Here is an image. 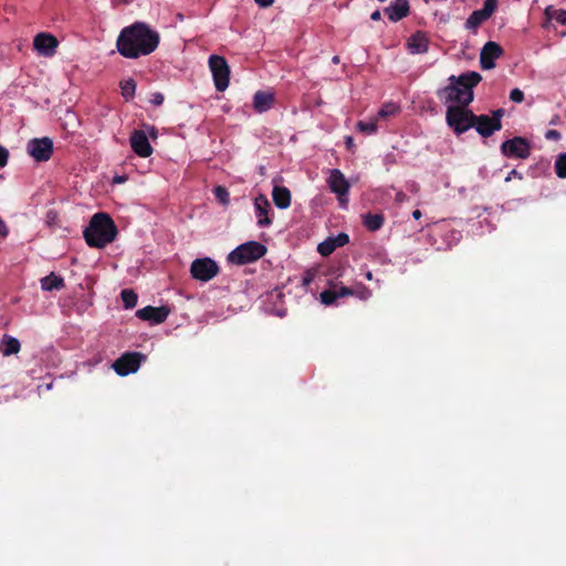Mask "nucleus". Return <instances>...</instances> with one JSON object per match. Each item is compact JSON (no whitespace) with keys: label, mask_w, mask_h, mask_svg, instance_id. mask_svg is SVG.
<instances>
[{"label":"nucleus","mask_w":566,"mask_h":566,"mask_svg":"<svg viewBox=\"0 0 566 566\" xmlns=\"http://www.w3.org/2000/svg\"><path fill=\"white\" fill-rule=\"evenodd\" d=\"M160 35L144 22L124 28L116 41V48L126 59H138L153 53L159 45Z\"/></svg>","instance_id":"nucleus-1"},{"label":"nucleus","mask_w":566,"mask_h":566,"mask_svg":"<svg viewBox=\"0 0 566 566\" xmlns=\"http://www.w3.org/2000/svg\"><path fill=\"white\" fill-rule=\"evenodd\" d=\"M449 84L438 90L437 95L446 103L454 102L459 106H469L474 99L473 88L482 81L480 73L468 71L459 76L451 75Z\"/></svg>","instance_id":"nucleus-2"},{"label":"nucleus","mask_w":566,"mask_h":566,"mask_svg":"<svg viewBox=\"0 0 566 566\" xmlns=\"http://www.w3.org/2000/svg\"><path fill=\"white\" fill-rule=\"evenodd\" d=\"M83 235L88 247L103 249L116 239L117 228L109 214L97 212L92 217Z\"/></svg>","instance_id":"nucleus-3"},{"label":"nucleus","mask_w":566,"mask_h":566,"mask_svg":"<svg viewBox=\"0 0 566 566\" xmlns=\"http://www.w3.org/2000/svg\"><path fill=\"white\" fill-rule=\"evenodd\" d=\"M268 249L256 241H249L240 244L228 255V262L235 265H244L263 258Z\"/></svg>","instance_id":"nucleus-4"},{"label":"nucleus","mask_w":566,"mask_h":566,"mask_svg":"<svg viewBox=\"0 0 566 566\" xmlns=\"http://www.w3.org/2000/svg\"><path fill=\"white\" fill-rule=\"evenodd\" d=\"M472 117H474V113L468 106H449L447 108V124L457 135H461L473 127Z\"/></svg>","instance_id":"nucleus-5"},{"label":"nucleus","mask_w":566,"mask_h":566,"mask_svg":"<svg viewBox=\"0 0 566 566\" xmlns=\"http://www.w3.org/2000/svg\"><path fill=\"white\" fill-rule=\"evenodd\" d=\"M209 67L212 73L216 90L224 92L230 82V67L227 60L220 55H211L209 57Z\"/></svg>","instance_id":"nucleus-6"},{"label":"nucleus","mask_w":566,"mask_h":566,"mask_svg":"<svg viewBox=\"0 0 566 566\" xmlns=\"http://www.w3.org/2000/svg\"><path fill=\"white\" fill-rule=\"evenodd\" d=\"M503 156L516 159H526L531 155V144L524 137H513L501 145Z\"/></svg>","instance_id":"nucleus-7"},{"label":"nucleus","mask_w":566,"mask_h":566,"mask_svg":"<svg viewBox=\"0 0 566 566\" xmlns=\"http://www.w3.org/2000/svg\"><path fill=\"white\" fill-rule=\"evenodd\" d=\"M143 359H145V355L142 353H125L113 363V369L119 376H127L139 369Z\"/></svg>","instance_id":"nucleus-8"},{"label":"nucleus","mask_w":566,"mask_h":566,"mask_svg":"<svg viewBox=\"0 0 566 566\" xmlns=\"http://www.w3.org/2000/svg\"><path fill=\"white\" fill-rule=\"evenodd\" d=\"M191 276L198 281L208 282L219 273L217 262L210 258L196 259L190 266Z\"/></svg>","instance_id":"nucleus-9"},{"label":"nucleus","mask_w":566,"mask_h":566,"mask_svg":"<svg viewBox=\"0 0 566 566\" xmlns=\"http://www.w3.org/2000/svg\"><path fill=\"white\" fill-rule=\"evenodd\" d=\"M27 151L38 163L48 161L53 154V142L49 137L33 138L29 140Z\"/></svg>","instance_id":"nucleus-10"},{"label":"nucleus","mask_w":566,"mask_h":566,"mask_svg":"<svg viewBox=\"0 0 566 566\" xmlns=\"http://www.w3.org/2000/svg\"><path fill=\"white\" fill-rule=\"evenodd\" d=\"M328 186L332 192L336 193L338 196V200L340 201L342 206H345L347 202V199L344 197L349 191V182L345 178L344 174L338 169L331 170V175L328 178Z\"/></svg>","instance_id":"nucleus-11"},{"label":"nucleus","mask_w":566,"mask_h":566,"mask_svg":"<svg viewBox=\"0 0 566 566\" xmlns=\"http://www.w3.org/2000/svg\"><path fill=\"white\" fill-rule=\"evenodd\" d=\"M473 128L484 138L492 136L495 132L502 128V122L499 119H491L488 115H475Z\"/></svg>","instance_id":"nucleus-12"},{"label":"nucleus","mask_w":566,"mask_h":566,"mask_svg":"<svg viewBox=\"0 0 566 566\" xmlns=\"http://www.w3.org/2000/svg\"><path fill=\"white\" fill-rule=\"evenodd\" d=\"M503 54V49L496 42L490 41L484 44L480 53V64L483 70H491L495 66V60Z\"/></svg>","instance_id":"nucleus-13"},{"label":"nucleus","mask_w":566,"mask_h":566,"mask_svg":"<svg viewBox=\"0 0 566 566\" xmlns=\"http://www.w3.org/2000/svg\"><path fill=\"white\" fill-rule=\"evenodd\" d=\"M170 313L168 306H145L136 312V316L142 321L150 322L151 324L164 323Z\"/></svg>","instance_id":"nucleus-14"},{"label":"nucleus","mask_w":566,"mask_h":566,"mask_svg":"<svg viewBox=\"0 0 566 566\" xmlns=\"http://www.w3.org/2000/svg\"><path fill=\"white\" fill-rule=\"evenodd\" d=\"M59 45L57 39L50 33H39L34 36L33 46L43 56H52Z\"/></svg>","instance_id":"nucleus-15"},{"label":"nucleus","mask_w":566,"mask_h":566,"mask_svg":"<svg viewBox=\"0 0 566 566\" xmlns=\"http://www.w3.org/2000/svg\"><path fill=\"white\" fill-rule=\"evenodd\" d=\"M130 147L139 157L146 158L153 154V147L144 130H134L129 138Z\"/></svg>","instance_id":"nucleus-16"},{"label":"nucleus","mask_w":566,"mask_h":566,"mask_svg":"<svg viewBox=\"0 0 566 566\" xmlns=\"http://www.w3.org/2000/svg\"><path fill=\"white\" fill-rule=\"evenodd\" d=\"M354 292L350 287L347 286H338L337 284H333L329 289L323 291L319 295V300L324 305H333L339 297H345L353 295Z\"/></svg>","instance_id":"nucleus-17"},{"label":"nucleus","mask_w":566,"mask_h":566,"mask_svg":"<svg viewBox=\"0 0 566 566\" xmlns=\"http://www.w3.org/2000/svg\"><path fill=\"white\" fill-rule=\"evenodd\" d=\"M385 14L391 22H398L410 13L408 0H395L384 10Z\"/></svg>","instance_id":"nucleus-18"},{"label":"nucleus","mask_w":566,"mask_h":566,"mask_svg":"<svg viewBox=\"0 0 566 566\" xmlns=\"http://www.w3.org/2000/svg\"><path fill=\"white\" fill-rule=\"evenodd\" d=\"M254 207L258 218V226L261 228L269 227L272 223V220L269 218L271 206L266 197L263 195L256 197L254 200Z\"/></svg>","instance_id":"nucleus-19"},{"label":"nucleus","mask_w":566,"mask_h":566,"mask_svg":"<svg viewBox=\"0 0 566 566\" xmlns=\"http://www.w3.org/2000/svg\"><path fill=\"white\" fill-rule=\"evenodd\" d=\"M274 103V95L270 92L258 91L253 96V107L258 113L269 111Z\"/></svg>","instance_id":"nucleus-20"},{"label":"nucleus","mask_w":566,"mask_h":566,"mask_svg":"<svg viewBox=\"0 0 566 566\" xmlns=\"http://www.w3.org/2000/svg\"><path fill=\"white\" fill-rule=\"evenodd\" d=\"M408 48L411 53H426L429 49L428 38L422 32H416L408 39Z\"/></svg>","instance_id":"nucleus-21"},{"label":"nucleus","mask_w":566,"mask_h":566,"mask_svg":"<svg viewBox=\"0 0 566 566\" xmlns=\"http://www.w3.org/2000/svg\"><path fill=\"white\" fill-rule=\"evenodd\" d=\"M272 198L274 205L280 209H286L291 205V191L286 187L275 186Z\"/></svg>","instance_id":"nucleus-22"},{"label":"nucleus","mask_w":566,"mask_h":566,"mask_svg":"<svg viewBox=\"0 0 566 566\" xmlns=\"http://www.w3.org/2000/svg\"><path fill=\"white\" fill-rule=\"evenodd\" d=\"M64 279L53 272L41 279V287L44 291H60L64 289Z\"/></svg>","instance_id":"nucleus-23"},{"label":"nucleus","mask_w":566,"mask_h":566,"mask_svg":"<svg viewBox=\"0 0 566 566\" xmlns=\"http://www.w3.org/2000/svg\"><path fill=\"white\" fill-rule=\"evenodd\" d=\"M1 347L3 356H11L20 352L21 344L18 338L6 334L1 340Z\"/></svg>","instance_id":"nucleus-24"},{"label":"nucleus","mask_w":566,"mask_h":566,"mask_svg":"<svg viewBox=\"0 0 566 566\" xmlns=\"http://www.w3.org/2000/svg\"><path fill=\"white\" fill-rule=\"evenodd\" d=\"M385 222V218L381 213H367L364 216V226L369 231H377L379 230Z\"/></svg>","instance_id":"nucleus-25"},{"label":"nucleus","mask_w":566,"mask_h":566,"mask_svg":"<svg viewBox=\"0 0 566 566\" xmlns=\"http://www.w3.org/2000/svg\"><path fill=\"white\" fill-rule=\"evenodd\" d=\"M545 17L549 21H556L560 25H566V10L556 9L553 6H548L545 9Z\"/></svg>","instance_id":"nucleus-26"},{"label":"nucleus","mask_w":566,"mask_h":566,"mask_svg":"<svg viewBox=\"0 0 566 566\" xmlns=\"http://www.w3.org/2000/svg\"><path fill=\"white\" fill-rule=\"evenodd\" d=\"M490 19L481 9L473 11L470 17L467 19L465 27L467 29H476L483 22Z\"/></svg>","instance_id":"nucleus-27"},{"label":"nucleus","mask_w":566,"mask_h":566,"mask_svg":"<svg viewBox=\"0 0 566 566\" xmlns=\"http://www.w3.org/2000/svg\"><path fill=\"white\" fill-rule=\"evenodd\" d=\"M136 86V82L133 78L120 82L122 95L126 101L135 96Z\"/></svg>","instance_id":"nucleus-28"},{"label":"nucleus","mask_w":566,"mask_h":566,"mask_svg":"<svg viewBox=\"0 0 566 566\" xmlns=\"http://www.w3.org/2000/svg\"><path fill=\"white\" fill-rule=\"evenodd\" d=\"M555 174L558 178H566V153L559 154L554 164Z\"/></svg>","instance_id":"nucleus-29"},{"label":"nucleus","mask_w":566,"mask_h":566,"mask_svg":"<svg viewBox=\"0 0 566 566\" xmlns=\"http://www.w3.org/2000/svg\"><path fill=\"white\" fill-rule=\"evenodd\" d=\"M120 296H122L124 306L126 308H133V307L136 306V304H137V294L133 290H129V289L123 290L122 293H120Z\"/></svg>","instance_id":"nucleus-30"},{"label":"nucleus","mask_w":566,"mask_h":566,"mask_svg":"<svg viewBox=\"0 0 566 566\" xmlns=\"http://www.w3.org/2000/svg\"><path fill=\"white\" fill-rule=\"evenodd\" d=\"M357 129L364 134L370 135L377 132V122L375 119L370 122L359 120L356 125Z\"/></svg>","instance_id":"nucleus-31"},{"label":"nucleus","mask_w":566,"mask_h":566,"mask_svg":"<svg viewBox=\"0 0 566 566\" xmlns=\"http://www.w3.org/2000/svg\"><path fill=\"white\" fill-rule=\"evenodd\" d=\"M335 250H336V248L334 247L333 241L331 240V238H328L325 241L321 242L318 244V247H317L318 253L321 255H323V256L331 255Z\"/></svg>","instance_id":"nucleus-32"},{"label":"nucleus","mask_w":566,"mask_h":566,"mask_svg":"<svg viewBox=\"0 0 566 566\" xmlns=\"http://www.w3.org/2000/svg\"><path fill=\"white\" fill-rule=\"evenodd\" d=\"M213 193L219 202L222 205H228L230 201V193L223 186H217L213 190Z\"/></svg>","instance_id":"nucleus-33"},{"label":"nucleus","mask_w":566,"mask_h":566,"mask_svg":"<svg viewBox=\"0 0 566 566\" xmlns=\"http://www.w3.org/2000/svg\"><path fill=\"white\" fill-rule=\"evenodd\" d=\"M399 112V107L394 104V103H389V104H386L384 105L379 112H378V117L379 118H386L390 115H395Z\"/></svg>","instance_id":"nucleus-34"},{"label":"nucleus","mask_w":566,"mask_h":566,"mask_svg":"<svg viewBox=\"0 0 566 566\" xmlns=\"http://www.w3.org/2000/svg\"><path fill=\"white\" fill-rule=\"evenodd\" d=\"M331 240L333 241L334 247L337 249L347 244L349 242V237L348 234L342 232L336 237H332Z\"/></svg>","instance_id":"nucleus-35"},{"label":"nucleus","mask_w":566,"mask_h":566,"mask_svg":"<svg viewBox=\"0 0 566 566\" xmlns=\"http://www.w3.org/2000/svg\"><path fill=\"white\" fill-rule=\"evenodd\" d=\"M497 8V0H485L481 9L489 18L494 13Z\"/></svg>","instance_id":"nucleus-36"},{"label":"nucleus","mask_w":566,"mask_h":566,"mask_svg":"<svg viewBox=\"0 0 566 566\" xmlns=\"http://www.w3.org/2000/svg\"><path fill=\"white\" fill-rule=\"evenodd\" d=\"M510 99L514 103H522L524 101V93L520 88H513L510 92Z\"/></svg>","instance_id":"nucleus-37"},{"label":"nucleus","mask_w":566,"mask_h":566,"mask_svg":"<svg viewBox=\"0 0 566 566\" xmlns=\"http://www.w3.org/2000/svg\"><path fill=\"white\" fill-rule=\"evenodd\" d=\"M315 277V272L313 270H307L302 279L303 286L307 287L312 284Z\"/></svg>","instance_id":"nucleus-38"},{"label":"nucleus","mask_w":566,"mask_h":566,"mask_svg":"<svg viewBox=\"0 0 566 566\" xmlns=\"http://www.w3.org/2000/svg\"><path fill=\"white\" fill-rule=\"evenodd\" d=\"M8 160H9V150L6 147L0 146V168L6 167L8 164Z\"/></svg>","instance_id":"nucleus-39"},{"label":"nucleus","mask_w":566,"mask_h":566,"mask_svg":"<svg viewBox=\"0 0 566 566\" xmlns=\"http://www.w3.org/2000/svg\"><path fill=\"white\" fill-rule=\"evenodd\" d=\"M545 138L548 139V140H559L562 138V135L558 130L556 129H548L546 133H545Z\"/></svg>","instance_id":"nucleus-40"},{"label":"nucleus","mask_w":566,"mask_h":566,"mask_svg":"<svg viewBox=\"0 0 566 566\" xmlns=\"http://www.w3.org/2000/svg\"><path fill=\"white\" fill-rule=\"evenodd\" d=\"M164 95L159 92L157 93H154L151 95V99L150 102L155 105V106H160L163 103H164Z\"/></svg>","instance_id":"nucleus-41"},{"label":"nucleus","mask_w":566,"mask_h":566,"mask_svg":"<svg viewBox=\"0 0 566 566\" xmlns=\"http://www.w3.org/2000/svg\"><path fill=\"white\" fill-rule=\"evenodd\" d=\"M345 145L349 151L354 153L355 144H354V138L352 136L345 137Z\"/></svg>","instance_id":"nucleus-42"},{"label":"nucleus","mask_w":566,"mask_h":566,"mask_svg":"<svg viewBox=\"0 0 566 566\" xmlns=\"http://www.w3.org/2000/svg\"><path fill=\"white\" fill-rule=\"evenodd\" d=\"M492 115L493 116L491 117V119H499V120H501V118L504 115V109L503 108L495 109V111L492 112Z\"/></svg>","instance_id":"nucleus-43"},{"label":"nucleus","mask_w":566,"mask_h":566,"mask_svg":"<svg viewBox=\"0 0 566 566\" xmlns=\"http://www.w3.org/2000/svg\"><path fill=\"white\" fill-rule=\"evenodd\" d=\"M255 2L261 8H268L274 2V0H255Z\"/></svg>","instance_id":"nucleus-44"},{"label":"nucleus","mask_w":566,"mask_h":566,"mask_svg":"<svg viewBox=\"0 0 566 566\" xmlns=\"http://www.w3.org/2000/svg\"><path fill=\"white\" fill-rule=\"evenodd\" d=\"M370 19L373 21H379L381 19V13H380V10H375L371 14H370Z\"/></svg>","instance_id":"nucleus-45"},{"label":"nucleus","mask_w":566,"mask_h":566,"mask_svg":"<svg viewBox=\"0 0 566 566\" xmlns=\"http://www.w3.org/2000/svg\"><path fill=\"white\" fill-rule=\"evenodd\" d=\"M511 176H512V177H516V178H518V179H522V178H523L522 174H521V172H518L516 169H513V170L510 172V175H509V177L506 178V180H510Z\"/></svg>","instance_id":"nucleus-46"},{"label":"nucleus","mask_w":566,"mask_h":566,"mask_svg":"<svg viewBox=\"0 0 566 566\" xmlns=\"http://www.w3.org/2000/svg\"><path fill=\"white\" fill-rule=\"evenodd\" d=\"M421 216H422V213H421V211H420V210H418V209H417V210H415V211L412 212V217H413L416 220H419V219L421 218Z\"/></svg>","instance_id":"nucleus-47"},{"label":"nucleus","mask_w":566,"mask_h":566,"mask_svg":"<svg viewBox=\"0 0 566 566\" xmlns=\"http://www.w3.org/2000/svg\"><path fill=\"white\" fill-rule=\"evenodd\" d=\"M559 119H560V118H559V116H558V115H555V116L551 119L549 124H551V125H557V124L559 123Z\"/></svg>","instance_id":"nucleus-48"},{"label":"nucleus","mask_w":566,"mask_h":566,"mask_svg":"<svg viewBox=\"0 0 566 566\" xmlns=\"http://www.w3.org/2000/svg\"><path fill=\"white\" fill-rule=\"evenodd\" d=\"M332 62L334 64H338L339 63V56L338 55H335L333 59H332Z\"/></svg>","instance_id":"nucleus-49"},{"label":"nucleus","mask_w":566,"mask_h":566,"mask_svg":"<svg viewBox=\"0 0 566 566\" xmlns=\"http://www.w3.org/2000/svg\"><path fill=\"white\" fill-rule=\"evenodd\" d=\"M365 277H366L367 280H369V281H370V280H373V273H371L370 271H368V272L365 274Z\"/></svg>","instance_id":"nucleus-50"}]
</instances>
